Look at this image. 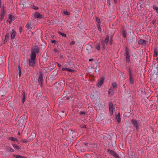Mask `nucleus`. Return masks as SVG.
Instances as JSON below:
<instances>
[{
  "mask_svg": "<svg viewBox=\"0 0 158 158\" xmlns=\"http://www.w3.org/2000/svg\"><path fill=\"white\" fill-rule=\"evenodd\" d=\"M114 106L112 103L110 102L109 104V109L110 113L111 115L113 114Z\"/></svg>",
  "mask_w": 158,
  "mask_h": 158,
  "instance_id": "3",
  "label": "nucleus"
},
{
  "mask_svg": "<svg viewBox=\"0 0 158 158\" xmlns=\"http://www.w3.org/2000/svg\"><path fill=\"white\" fill-rule=\"evenodd\" d=\"M55 51H56V52H57V50L56 49H55Z\"/></svg>",
  "mask_w": 158,
  "mask_h": 158,
  "instance_id": "50",
  "label": "nucleus"
},
{
  "mask_svg": "<svg viewBox=\"0 0 158 158\" xmlns=\"http://www.w3.org/2000/svg\"><path fill=\"white\" fill-rule=\"evenodd\" d=\"M62 70H63V71L66 70V71H68V72H73L74 71V70L72 69H69L67 68H63L62 69Z\"/></svg>",
  "mask_w": 158,
  "mask_h": 158,
  "instance_id": "15",
  "label": "nucleus"
},
{
  "mask_svg": "<svg viewBox=\"0 0 158 158\" xmlns=\"http://www.w3.org/2000/svg\"><path fill=\"white\" fill-rule=\"evenodd\" d=\"M39 52V49L38 47L36 46L32 48L31 50V52L35 54Z\"/></svg>",
  "mask_w": 158,
  "mask_h": 158,
  "instance_id": "2",
  "label": "nucleus"
},
{
  "mask_svg": "<svg viewBox=\"0 0 158 158\" xmlns=\"http://www.w3.org/2000/svg\"><path fill=\"white\" fill-rule=\"evenodd\" d=\"M58 33L60 35H61L65 37L66 36V35L64 33H62V32H60V31H58Z\"/></svg>",
  "mask_w": 158,
  "mask_h": 158,
  "instance_id": "27",
  "label": "nucleus"
},
{
  "mask_svg": "<svg viewBox=\"0 0 158 158\" xmlns=\"http://www.w3.org/2000/svg\"><path fill=\"white\" fill-rule=\"evenodd\" d=\"M108 151L111 155H112L116 158H119L118 155L113 151L110 150H108Z\"/></svg>",
  "mask_w": 158,
  "mask_h": 158,
  "instance_id": "6",
  "label": "nucleus"
},
{
  "mask_svg": "<svg viewBox=\"0 0 158 158\" xmlns=\"http://www.w3.org/2000/svg\"><path fill=\"white\" fill-rule=\"evenodd\" d=\"M8 139L10 140L13 141H17V139L16 138H14L13 137H10L8 138Z\"/></svg>",
  "mask_w": 158,
  "mask_h": 158,
  "instance_id": "20",
  "label": "nucleus"
},
{
  "mask_svg": "<svg viewBox=\"0 0 158 158\" xmlns=\"http://www.w3.org/2000/svg\"><path fill=\"white\" fill-rule=\"evenodd\" d=\"M9 36H10L9 33H7L6 35L5 38V40H4V43H5L7 41V40L8 39L9 37Z\"/></svg>",
  "mask_w": 158,
  "mask_h": 158,
  "instance_id": "18",
  "label": "nucleus"
},
{
  "mask_svg": "<svg viewBox=\"0 0 158 158\" xmlns=\"http://www.w3.org/2000/svg\"><path fill=\"white\" fill-rule=\"evenodd\" d=\"M112 86L114 89H116L117 87V84L115 82H114L112 84Z\"/></svg>",
  "mask_w": 158,
  "mask_h": 158,
  "instance_id": "26",
  "label": "nucleus"
},
{
  "mask_svg": "<svg viewBox=\"0 0 158 158\" xmlns=\"http://www.w3.org/2000/svg\"><path fill=\"white\" fill-rule=\"evenodd\" d=\"M129 74L130 82L131 83L133 84V79L132 78V73L131 70L130 69H129Z\"/></svg>",
  "mask_w": 158,
  "mask_h": 158,
  "instance_id": "10",
  "label": "nucleus"
},
{
  "mask_svg": "<svg viewBox=\"0 0 158 158\" xmlns=\"http://www.w3.org/2000/svg\"><path fill=\"white\" fill-rule=\"evenodd\" d=\"M64 14L66 15H70L69 13L67 11H64Z\"/></svg>",
  "mask_w": 158,
  "mask_h": 158,
  "instance_id": "30",
  "label": "nucleus"
},
{
  "mask_svg": "<svg viewBox=\"0 0 158 158\" xmlns=\"http://www.w3.org/2000/svg\"><path fill=\"white\" fill-rule=\"evenodd\" d=\"M9 19L10 20V21H9L8 20H7V22L9 23V24H10L11 23V22L12 21H13L15 19H14L13 16L11 15H10L9 16Z\"/></svg>",
  "mask_w": 158,
  "mask_h": 158,
  "instance_id": "14",
  "label": "nucleus"
},
{
  "mask_svg": "<svg viewBox=\"0 0 158 158\" xmlns=\"http://www.w3.org/2000/svg\"><path fill=\"white\" fill-rule=\"evenodd\" d=\"M153 8L154 10H156L158 9V7L154 5L153 6Z\"/></svg>",
  "mask_w": 158,
  "mask_h": 158,
  "instance_id": "33",
  "label": "nucleus"
},
{
  "mask_svg": "<svg viewBox=\"0 0 158 158\" xmlns=\"http://www.w3.org/2000/svg\"><path fill=\"white\" fill-rule=\"evenodd\" d=\"M43 77L41 75H40L39 78V81L41 83L42 81Z\"/></svg>",
  "mask_w": 158,
  "mask_h": 158,
  "instance_id": "25",
  "label": "nucleus"
},
{
  "mask_svg": "<svg viewBox=\"0 0 158 158\" xmlns=\"http://www.w3.org/2000/svg\"><path fill=\"white\" fill-rule=\"evenodd\" d=\"M19 31L20 33H21L22 31V28L21 27H20L19 28Z\"/></svg>",
  "mask_w": 158,
  "mask_h": 158,
  "instance_id": "38",
  "label": "nucleus"
},
{
  "mask_svg": "<svg viewBox=\"0 0 158 158\" xmlns=\"http://www.w3.org/2000/svg\"><path fill=\"white\" fill-rule=\"evenodd\" d=\"M103 43H102L101 44H97L96 46V49L98 51H99L102 48H104V46Z\"/></svg>",
  "mask_w": 158,
  "mask_h": 158,
  "instance_id": "4",
  "label": "nucleus"
},
{
  "mask_svg": "<svg viewBox=\"0 0 158 158\" xmlns=\"http://www.w3.org/2000/svg\"><path fill=\"white\" fill-rule=\"evenodd\" d=\"M96 21L97 23V25H100V19L97 17L96 18Z\"/></svg>",
  "mask_w": 158,
  "mask_h": 158,
  "instance_id": "24",
  "label": "nucleus"
},
{
  "mask_svg": "<svg viewBox=\"0 0 158 158\" xmlns=\"http://www.w3.org/2000/svg\"><path fill=\"white\" fill-rule=\"evenodd\" d=\"M4 12H2V13H1V14L0 15L1 16V19L2 20L3 19L4 17Z\"/></svg>",
  "mask_w": 158,
  "mask_h": 158,
  "instance_id": "28",
  "label": "nucleus"
},
{
  "mask_svg": "<svg viewBox=\"0 0 158 158\" xmlns=\"http://www.w3.org/2000/svg\"><path fill=\"white\" fill-rule=\"evenodd\" d=\"M21 70L20 69H19V77H20L21 75Z\"/></svg>",
  "mask_w": 158,
  "mask_h": 158,
  "instance_id": "35",
  "label": "nucleus"
},
{
  "mask_svg": "<svg viewBox=\"0 0 158 158\" xmlns=\"http://www.w3.org/2000/svg\"><path fill=\"white\" fill-rule=\"evenodd\" d=\"M31 22H28L26 26V28L27 29H32V27H31Z\"/></svg>",
  "mask_w": 158,
  "mask_h": 158,
  "instance_id": "12",
  "label": "nucleus"
},
{
  "mask_svg": "<svg viewBox=\"0 0 158 158\" xmlns=\"http://www.w3.org/2000/svg\"><path fill=\"white\" fill-rule=\"evenodd\" d=\"M62 113H64V110H63V111H62Z\"/></svg>",
  "mask_w": 158,
  "mask_h": 158,
  "instance_id": "49",
  "label": "nucleus"
},
{
  "mask_svg": "<svg viewBox=\"0 0 158 158\" xmlns=\"http://www.w3.org/2000/svg\"><path fill=\"white\" fill-rule=\"evenodd\" d=\"M58 66H60V65L59 64H58Z\"/></svg>",
  "mask_w": 158,
  "mask_h": 158,
  "instance_id": "52",
  "label": "nucleus"
},
{
  "mask_svg": "<svg viewBox=\"0 0 158 158\" xmlns=\"http://www.w3.org/2000/svg\"><path fill=\"white\" fill-rule=\"evenodd\" d=\"M85 114V112L84 111H80V114Z\"/></svg>",
  "mask_w": 158,
  "mask_h": 158,
  "instance_id": "41",
  "label": "nucleus"
},
{
  "mask_svg": "<svg viewBox=\"0 0 158 158\" xmlns=\"http://www.w3.org/2000/svg\"><path fill=\"white\" fill-rule=\"evenodd\" d=\"M35 60L31 59H29V64L30 66H33L35 64Z\"/></svg>",
  "mask_w": 158,
  "mask_h": 158,
  "instance_id": "9",
  "label": "nucleus"
},
{
  "mask_svg": "<svg viewBox=\"0 0 158 158\" xmlns=\"http://www.w3.org/2000/svg\"><path fill=\"white\" fill-rule=\"evenodd\" d=\"M32 8L35 10H37L38 9V8L37 6H33L32 7Z\"/></svg>",
  "mask_w": 158,
  "mask_h": 158,
  "instance_id": "36",
  "label": "nucleus"
},
{
  "mask_svg": "<svg viewBox=\"0 0 158 158\" xmlns=\"http://www.w3.org/2000/svg\"><path fill=\"white\" fill-rule=\"evenodd\" d=\"M51 42L52 43H55L56 42V41L55 40H52L51 41Z\"/></svg>",
  "mask_w": 158,
  "mask_h": 158,
  "instance_id": "42",
  "label": "nucleus"
},
{
  "mask_svg": "<svg viewBox=\"0 0 158 158\" xmlns=\"http://www.w3.org/2000/svg\"><path fill=\"white\" fill-rule=\"evenodd\" d=\"M125 54H126V61L128 63H129L130 61V55L129 54V52L127 50V49H126V52Z\"/></svg>",
  "mask_w": 158,
  "mask_h": 158,
  "instance_id": "5",
  "label": "nucleus"
},
{
  "mask_svg": "<svg viewBox=\"0 0 158 158\" xmlns=\"http://www.w3.org/2000/svg\"><path fill=\"white\" fill-rule=\"evenodd\" d=\"M25 101V94H23V103Z\"/></svg>",
  "mask_w": 158,
  "mask_h": 158,
  "instance_id": "37",
  "label": "nucleus"
},
{
  "mask_svg": "<svg viewBox=\"0 0 158 158\" xmlns=\"http://www.w3.org/2000/svg\"><path fill=\"white\" fill-rule=\"evenodd\" d=\"M86 48H91V47L90 45H86Z\"/></svg>",
  "mask_w": 158,
  "mask_h": 158,
  "instance_id": "44",
  "label": "nucleus"
},
{
  "mask_svg": "<svg viewBox=\"0 0 158 158\" xmlns=\"http://www.w3.org/2000/svg\"><path fill=\"white\" fill-rule=\"evenodd\" d=\"M123 35L124 37L125 38L126 37V34L124 31H123Z\"/></svg>",
  "mask_w": 158,
  "mask_h": 158,
  "instance_id": "32",
  "label": "nucleus"
},
{
  "mask_svg": "<svg viewBox=\"0 0 158 158\" xmlns=\"http://www.w3.org/2000/svg\"><path fill=\"white\" fill-rule=\"evenodd\" d=\"M6 148L7 150L11 152H13L14 151V150L10 147H7Z\"/></svg>",
  "mask_w": 158,
  "mask_h": 158,
  "instance_id": "21",
  "label": "nucleus"
},
{
  "mask_svg": "<svg viewBox=\"0 0 158 158\" xmlns=\"http://www.w3.org/2000/svg\"><path fill=\"white\" fill-rule=\"evenodd\" d=\"M97 26L98 30L99 31H102V29L100 27V25H97Z\"/></svg>",
  "mask_w": 158,
  "mask_h": 158,
  "instance_id": "31",
  "label": "nucleus"
},
{
  "mask_svg": "<svg viewBox=\"0 0 158 158\" xmlns=\"http://www.w3.org/2000/svg\"><path fill=\"white\" fill-rule=\"evenodd\" d=\"M34 16L36 18L40 19L42 18V16L38 12H36L35 15Z\"/></svg>",
  "mask_w": 158,
  "mask_h": 158,
  "instance_id": "11",
  "label": "nucleus"
},
{
  "mask_svg": "<svg viewBox=\"0 0 158 158\" xmlns=\"http://www.w3.org/2000/svg\"><path fill=\"white\" fill-rule=\"evenodd\" d=\"M93 60V59H89V61H92Z\"/></svg>",
  "mask_w": 158,
  "mask_h": 158,
  "instance_id": "46",
  "label": "nucleus"
},
{
  "mask_svg": "<svg viewBox=\"0 0 158 158\" xmlns=\"http://www.w3.org/2000/svg\"><path fill=\"white\" fill-rule=\"evenodd\" d=\"M12 145L15 148L19 150L20 149V148L16 144H12Z\"/></svg>",
  "mask_w": 158,
  "mask_h": 158,
  "instance_id": "23",
  "label": "nucleus"
},
{
  "mask_svg": "<svg viewBox=\"0 0 158 158\" xmlns=\"http://www.w3.org/2000/svg\"><path fill=\"white\" fill-rule=\"evenodd\" d=\"M75 44V42L74 41H71V42H70V44L71 45H73V44Z\"/></svg>",
  "mask_w": 158,
  "mask_h": 158,
  "instance_id": "43",
  "label": "nucleus"
},
{
  "mask_svg": "<svg viewBox=\"0 0 158 158\" xmlns=\"http://www.w3.org/2000/svg\"><path fill=\"white\" fill-rule=\"evenodd\" d=\"M156 12L158 14V9L156 10Z\"/></svg>",
  "mask_w": 158,
  "mask_h": 158,
  "instance_id": "47",
  "label": "nucleus"
},
{
  "mask_svg": "<svg viewBox=\"0 0 158 158\" xmlns=\"http://www.w3.org/2000/svg\"><path fill=\"white\" fill-rule=\"evenodd\" d=\"M19 134H20V133H19V132L18 133V135H19Z\"/></svg>",
  "mask_w": 158,
  "mask_h": 158,
  "instance_id": "51",
  "label": "nucleus"
},
{
  "mask_svg": "<svg viewBox=\"0 0 158 158\" xmlns=\"http://www.w3.org/2000/svg\"><path fill=\"white\" fill-rule=\"evenodd\" d=\"M13 32L11 34V38L12 39H14L15 38V35L16 34V33L15 31H14V30H12Z\"/></svg>",
  "mask_w": 158,
  "mask_h": 158,
  "instance_id": "17",
  "label": "nucleus"
},
{
  "mask_svg": "<svg viewBox=\"0 0 158 158\" xmlns=\"http://www.w3.org/2000/svg\"><path fill=\"white\" fill-rule=\"evenodd\" d=\"M86 126L84 125L83 126V127L86 128Z\"/></svg>",
  "mask_w": 158,
  "mask_h": 158,
  "instance_id": "48",
  "label": "nucleus"
},
{
  "mask_svg": "<svg viewBox=\"0 0 158 158\" xmlns=\"http://www.w3.org/2000/svg\"><path fill=\"white\" fill-rule=\"evenodd\" d=\"M32 135L33 136L34 138L35 137V136H36V134H35V133H32L31 134V136Z\"/></svg>",
  "mask_w": 158,
  "mask_h": 158,
  "instance_id": "39",
  "label": "nucleus"
},
{
  "mask_svg": "<svg viewBox=\"0 0 158 158\" xmlns=\"http://www.w3.org/2000/svg\"><path fill=\"white\" fill-rule=\"evenodd\" d=\"M30 33L28 36L29 37H31L33 35V33L32 32L30 31Z\"/></svg>",
  "mask_w": 158,
  "mask_h": 158,
  "instance_id": "34",
  "label": "nucleus"
},
{
  "mask_svg": "<svg viewBox=\"0 0 158 158\" xmlns=\"http://www.w3.org/2000/svg\"><path fill=\"white\" fill-rule=\"evenodd\" d=\"M36 57V54L35 53L31 52V59L35 60Z\"/></svg>",
  "mask_w": 158,
  "mask_h": 158,
  "instance_id": "13",
  "label": "nucleus"
},
{
  "mask_svg": "<svg viewBox=\"0 0 158 158\" xmlns=\"http://www.w3.org/2000/svg\"><path fill=\"white\" fill-rule=\"evenodd\" d=\"M147 41L143 39H140L138 41V44L139 45H146Z\"/></svg>",
  "mask_w": 158,
  "mask_h": 158,
  "instance_id": "8",
  "label": "nucleus"
},
{
  "mask_svg": "<svg viewBox=\"0 0 158 158\" xmlns=\"http://www.w3.org/2000/svg\"><path fill=\"white\" fill-rule=\"evenodd\" d=\"M14 156L16 158H26L23 156L19 155H14Z\"/></svg>",
  "mask_w": 158,
  "mask_h": 158,
  "instance_id": "22",
  "label": "nucleus"
},
{
  "mask_svg": "<svg viewBox=\"0 0 158 158\" xmlns=\"http://www.w3.org/2000/svg\"><path fill=\"white\" fill-rule=\"evenodd\" d=\"M109 36H108V37L106 38L104 42L106 44H107L109 41Z\"/></svg>",
  "mask_w": 158,
  "mask_h": 158,
  "instance_id": "29",
  "label": "nucleus"
},
{
  "mask_svg": "<svg viewBox=\"0 0 158 158\" xmlns=\"http://www.w3.org/2000/svg\"><path fill=\"white\" fill-rule=\"evenodd\" d=\"M116 118L118 123H120V122L121 118L120 113H119L116 116Z\"/></svg>",
  "mask_w": 158,
  "mask_h": 158,
  "instance_id": "16",
  "label": "nucleus"
},
{
  "mask_svg": "<svg viewBox=\"0 0 158 158\" xmlns=\"http://www.w3.org/2000/svg\"><path fill=\"white\" fill-rule=\"evenodd\" d=\"M104 80V78L103 77H102L99 80H98L97 84V85L98 87H100L103 84Z\"/></svg>",
  "mask_w": 158,
  "mask_h": 158,
  "instance_id": "1",
  "label": "nucleus"
},
{
  "mask_svg": "<svg viewBox=\"0 0 158 158\" xmlns=\"http://www.w3.org/2000/svg\"><path fill=\"white\" fill-rule=\"evenodd\" d=\"M114 1L115 3H116L117 2V0H114Z\"/></svg>",
  "mask_w": 158,
  "mask_h": 158,
  "instance_id": "45",
  "label": "nucleus"
},
{
  "mask_svg": "<svg viewBox=\"0 0 158 158\" xmlns=\"http://www.w3.org/2000/svg\"><path fill=\"white\" fill-rule=\"evenodd\" d=\"M154 56H157V51L156 50L154 51Z\"/></svg>",
  "mask_w": 158,
  "mask_h": 158,
  "instance_id": "40",
  "label": "nucleus"
},
{
  "mask_svg": "<svg viewBox=\"0 0 158 158\" xmlns=\"http://www.w3.org/2000/svg\"><path fill=\"white\" fill-rule=\"evenodd\" d=\"M114 93V91L112 89L110 88L109 89L108 93L109 95H113Z\"/></svg>",
  "mask_w": 158,
  "mask_h": 158,
  "instance_id": "19",
  "label": "nucleus"
},
{
  "mask_svg": "<svg viewBox=\"0 0 158 158\" xmlns=\"http://www.w3.org/2000/svg\"><path fill=\"white\" fill-rule=\"evenodd\" d=\"M131 121L132 123L136 127V129H138V125L139 124V122L135 119H132Z\"/></svg>",
  "mask_w": 158,
  "mask_h": 158,
  "instance_id": "7",
  "label": "nucleus"
}]
</instances>
